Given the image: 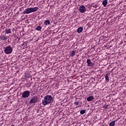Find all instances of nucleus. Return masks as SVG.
I'll use <instances>...</instances> for the list:
<instances>
[{"label":"nucleus","mask_w":126,"mask_h":126,"mask_svg":"<svg viewBox=\"0 0 126 126\" xmlns=\"http://www.w3.org/2000/svg\"><path fill=\"white\" fill-rule=\"evenodd\" d=\"M38 9L39 8L37 7L27 8L23 11V13H24V14H29V13H31L32 12L37 11Z\"/></svg>","instance_id":"f03ea898"},{"label":"nucleus","mask_w":126,"mask_h":126,"mask_svg":"<svg viewBox=\"0 0 126 126\" xmlns=\"http://www.w3.org/2000/svg\"><path fill=\"white\" fill-rule=\"evenodd\" d=\"M79 11L81 13H84V12H85V11H86V10H85V6L83 5H81L79 8Z\"/></svg>","instance_id":"423d86ee"},{"label":"nucleus","mask_w":126,"mask_h":126,"mask_svg":"<svg viewBox=\"0 0 126 126\" xmlns=\"http://www.w3.org/2000/svg\"><path fill=\"white\" fill-rule=\"evenodd\" d=\"M105 80L107 82H109L110 79H109V73H107L105 76Z\"/></svg>","instance_id":"9d476101"},{"label":"nucleus","mask_w":126,"mask_h":126,"mask_svg":"<svg viewBox=\"0 0 126 126\" xmlns=\"http://www.w3.org/2000/svg\"><path fill=\"white\" fill-rule=\"evenodd\" d=\"M50 22L49 20H47L45 22L44 24L45 25H49L50 24Z\"/></svg>","instance_id":"a211bd4d"},{"label":"nucleus","mask_w":126,"mask_h":126,"mask_svg":"<svg viewBox=\"0 0 126 126\" xmlns=\"http://www.w3.org/2000/svg\"><path fill=\"white\" fill-rule=\"evenodd\" d=\"M31 76V75H30V74L29 73H26L24 75V77L25 79L26 78H30V77Z\"/></svg>","instance_id":"9b49d317"},{"label":"nucleus","mask_w":126,"mask_h":126,"mask_svg":"<svg viewBox=\"0 0 126 126\" xmlns=\"http://www.w3.org/2000/svg\"><path fill=\"white\" fill-rule=\"evenodd\" d=\"M74 103L75 105H79L80 102L79 101H75Z\"/></svg>","instance_id":"6ab92c4d"},{"label":"nucleus","mask_w":126,"mask_h":126,"mask_svg":"<svg viewBox=\"0 0 126 126\" xmlns=\"http://www.w3.org/2000/svg\"><path fill=\"white\" fill-rule=\"evenodd\" d=\"M3 40H5V37H3Z\"/></svg>","instance_id":"412c9836"},{"label":"nucleus","mask_w":126,"mask_h":126,"mask_svg":"<svg viewBox=\"0 0 126 126\" xmlns=\"http://www.w3.org/2000/svg\"><path fill=\"white\" fill-rule=\"evenodd\" d=\"M107 3H108V0H104L102 1V4L104 6H106L107 5Z\"/></svg>","instance_id":"f8f14e48"},{"label":"nucleus","mask_w":126,"mask_h":126,"mask_svg":"<svg viewBox=\"0 0 126 126\" xmlns=\"http://www.w3.org/2000/svg\"><path fill=\"white\" fill-rule=\"evenodd\" d=\"M87 100L88 102H90L94 100V96H90L87 98Z\"/></svg>","instance_id":"6e6552de"},{"label":"nucleus","mask_w":126,"mask_h":126,"mask_svg":"<svg viewBox=\"0 0 126 126\" xmlns=\"http://www.w3.org/2000/svg\"><path fill=\"white\" fill-rule=\"evenodd\" d=\"M87 63L88 64V66H93V63H92V62H91V60L89 59H88L87 60Z\"/></svg>","instance_id":"0eeeda50"},{"label":"nucleus","mask_w":126,"mask_h":126,"mask_svg":"<svg viewBox=\"0 0 126 126\" xmlns=\"http://www.w3.org/2000/svg\"><path fill=\"white\" fill-rule=\"evenodd\" d=\"M105 109H108V105H106L104 106Z\"/></svg>","instance_id":"aec40b11"},{"label":"nucleus","mask_w":126,"mask_h":126,"mask_svg":"<svg viewBox=\"0 0 126 126\" xmlns=\"http://www.w3.org/2000/svg\"><path fill=\"white\" fill-rule=\"evenodd\" d=\"M54 102V97L50 95H47L44 97V98L42 99V104L44 106L46 105H50L51 103Z\"/></svg>","instance_id":"f257e3e1"},{"label":"nucleus","mask_w":126,"mask_h":126,"mask_svg":"<svg viewBox=\"0 0 126 126\" xmlns=\"http://www.w3.org/2000/svg\"><path fill=\"white\" fill-rule=\"evenodd\" d=\"M41 30L42 27H41L40 26H37L36 28V30H37V31H41Z\"/></svg>","instance_id":"ddd939ff"},{"label":"nucleus","mask_w":126,"mask_h":126,"mask_svg":"<svg viewBox=\"0 0 126 126\" xmlns=\"http://www.w3.org/2000/svg\"><path fill=\"white\" fill-rule=\"evenodd\" d=\"M30 96V91H26L24 92L22 94V98H28Z\"/></svg>","instance_id":"39448f33"},{"label":"nucleus","mask_w":126,"mask_h":126,"mask_svg":"<svg viewBox=\"0 0 126 126\" xmlns=\"http://www.w3.org/2000/svg\"><path fill=\"white\" fill-rule=\"evenodd\" d=\"M12 47L9 45L6 47L4 50V53H5L7 55H10V54L12 53Z\"/></svg>","instance_id":"7ed1b4c3"},{"label":"nucleus","mask_w":126,"mask_h":126,"mask_svg":"<svg viewBox=\"0 0 126 126\" xmlns=\"http://www.w3.org/2000/svg\"><path fill=\"white\" fill-rule=\"evenodd\" d=\"M38 100H39V97L37 96H34L32 97L31 100L29 101L30 104H35V103H37L38 102Z\"/></svg>","instance_id":"20e7f679"},{"label":"nucleus","mask_w":126,"mask_h":126,"mask_svg":"<svg viewBox=\"0 0 126 126\" xmlns=\"http://www.w3.org/2000/svg\"><path fill=\"white\" fill-rule=\"evenodd\" d=\"M71 57H73L74 56V55H75V51H74V50H73L71 52Z\"/></svg>","instance_id":"f3484780"},{"label":"nucleus","mask_w":126,"mask_h":126,"mask_svg":"<svg viewBox=\"0 0 126 126\" xmlns=\"http://www.w3.org/2000/svg\"><path fill=\"white\" fill-rule=\"evenodd\" d=\"M82 31H83V28L82 27H79L77 30L78 33H81Z\"/></svg>","instance_id":"1a4fd4ad"},{"label":"nucleus","mask_w":126,"mask_h":126,"mask_svg":"<svg viewBox=\"0 0 126 126\" xmlns=\"http://www.w3.org/2000/svg\"><path fill=\"white\" fill-rule=\"evenodd\" d=\"M115 124H116V121H112L109 124L110 126H115Z\"/></svg>","instance_id":"4468645a"},{"label":"nucleus","mask_w":126,"mask_h":126,"mask_svg":"<svg viewBox=\"0 0 126 126\" xmlns=\"http://www.w3.org/2000/svg\"><path fill=\"white\" fill-rule=\"evenodd\" d=\"M81 115H83L86 113V110H81L80 112Z\"/></svg>","instance_id":"2eb2a0df"},{"label":"nucleus","mask_w":126,"mask_h":126,"mask_svg":"<svg viewBox=\"0 0 126 126\" xmlns=\"http://www.w3.org/2000/svg\"><path fill=\"white\" fill-rule=\"evenodd\" d=\"M5 32H6L7 34H9V33H11L10 29H8V30H5Z\"/></svg>","instance_id":"dca6fc26"}]
</instances>
